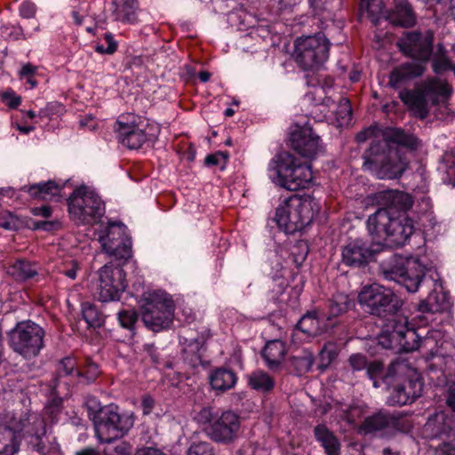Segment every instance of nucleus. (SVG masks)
<instances>
[{
	"instance_id": "obj_47",
	"label": "nucleus",
	"mask_w": 455,
	"mask_h": 455,
	"mask_svg": "<svg viewBox=\"0 0 455 455\" xmlns=\"http://www.w3.org/2000/svg\"><path fill=\"white\" fill-rule=\"evenodd\" d=\"M12 269V275L21 281L32 279L38 275L36 264L27 259H17Z\"/></svg>"
},
{
	"instance_id": "obj_43",
	"label": "nucleus",
	"mask_w": 455,
	"mask_h": 455,
	"mask_svg": "<svg viewBox=\"0 0 455 455\" xmlns=\"http://www.w3.org/2000/svg\"><path fill=\"white\" fill-rule=\"evenodd\" d=\"M100 375L99 364L87 357L76 370V377L83 384H92Z\"/></svg>"
},
{
	"instance_id": "obj_32",
	"label": "nucleus",
	"mask_w": 455,
	"mask_h": 455,
	"mask_svg": "<svg viewBox=\"0 0 455 455\" xmlns=\"http://www.w3.org/2000/svg\"><path fill=\"white\" fill-rule=\"evenodd\" d=\"M321 312L316 310L307 311L297 322L291 334L293 342H296V337L301 334L303 337L299 338L301 339H309L314 337L319 329L320 321H323Z\"/></svg>"
},
{
	"instance_id": "obj_22",
	"label": "nucleus",
	"mask_w": 455,
	"mask_h": 455,
	"mask_svg": "<svg viewBox=\"0 0 455 455\" xmlns=\"http://www.w3.org/2000/svg\"><path fill=\"white\" fill-rule=\"evenodd\" d=\"M72 186L70 180H49L47 181L25 185L20 190L28 193L33 199L60 202L66 196L64 189Z\"/></svg>"
},
{
	"instance_id": "obj_21",
	"label": "nucleus",
	"mask_w": 455,
	"mask_h": 455,
	"mask_svg": "<svg viewBox=\"0 0 455 455\" xmlns=\"http://www.w3.org/2000/svg\"><path fill=\"white\" fill-rule=\"evenodd\" d=\"M8 428L12 433L11 443L9 444H12L14 437L16 435H19V437L17 438L19 447L20 446V442L23 439L27 443L28 449L30 451L36 452L38 455L48 454L50 448L43 441L44 431L42 434H39L35 427L29 425L28 418L20 419L18 422H14L10 425Z\"/></svg>"
},
{
	"instance_id": "obj_28",
	"label": "nucleus",
	"mask_w": 455,
	"mask_h": 455,
	"mask_svg": "<svg viewBox=\"0 0 455 455\" xmlns=\"http://www.w3.org/2000/svg\"><path fill=\"white\" fill-rule=\"evenodd\" d=\"M393 4V7L386 10V20L402 28H411L417 23L416 12L408 0H394Z\"/></svg>"
},
{
	"instance_id": "obj_59",
	"label": "nucleus",
	"mask_w": 455,
	"mask_h": 455,
	"mask_svg": "<svg viewBox=\"0 0 455 455\" xmlns=\"http://www.w3.org/2000/svg\"><path fill=\"white\" fill-rule=\"evenodd\" d=\"M2 33L6 34L12 40H26L27 36L20 24H7L1 27Z\"/></svg>"
},
{
	"instance_id": "obj_36",
	"label": "nucleus",
	"mask_w": 455,
	"mask_h": 455,
	"mask_svg": "<svg viewBox=\"0 0 455 455\" xmlns=\"http://www.w3.org/2000/svg\"><path fill=\"white\" fill-rule=\"evenodd\" d=\"M313 433L315 441L324 450L326 455H340V442L325 424L316 425L313 429Z\"/></svg>"
},
{
	"instance_id": "obj_58",
	"label": "nucleus",
	"mask_w": 455,
	"mask_h": 455,
	"mask_svg": "<svg viewBox=\"0 0 455 455\" xmlns=\"http://www.w3.org/2000/svg\"><path fill=\"white\" fill-rule=\"evenodd\" d=\"M347 362L354 371H366L369 363L367 356L362 353H355L349 355Z\"/></svg>"
},
{
	"instance_id": "obj_6",
	"label": "nucleus",
	"mask_w": 455,
	"mask_h": 455,
	"mask_svg": "<svg viewBox=\"0 0 455 455\" xmlns=\"http://www.w3.org/2000/svg\"><path fill=\"white\" fill-rule=\"evenodd\" d=\"M194 419L200 425H204L205 435L214 443L230 444L238 437L241 428L240 417L228 410L219 411L212 406H203L196 412Z\"/></svg>"
},
{
	"instance_id": "obj_2",
	"label": "nucleus",
	"mask_w": 455,
	"mask_h": 455,
	"mask_svg": "<svg viewBox=\"0 0 455 455\" xmlns=\"http://www.w3.org/2000/svg\"><path fill=\"white\" fill-rule=\"evenodd\" d=\"M314 15L319 17L321 31L313 36L296 38L294 42V60L297 65L304 70H317L329 59L331 43L328 36H331L332 27L340 29L341 21L335 24L333 13L331 11L333 4L340 5V0H308Z\"/></svg>"
},
{
	"instance_id": "obj_7",
	"label": "nucleus",
	"mask_w": 455,
	"mask_h": 455,
	"mask_svg": "<svg viewBox=\"0 0 455 455\" xmlns=\"http://www.w3.org/2000/svg\"><path fill=\"white\" fill-rule=\"evenodd\" d=\"M363 166L378 171L381 179H398L406 171L409 162L397 148L386 141L372 140L364 152Z\"/></svg>"
},
{
	"instance_id": "obj_41",
	"label": "nucleus",
	"mask_w": 455,
	"mask_h": 455,
	"mask_svg": "<svg viewBox=\"0 0 455 455\" xmlns=\"http://www.w3.org/2000/svg\"><path fill=\"white\" fill-rule=\"evenodd\" d=\"M401 339L397 354L413 352L425 341L414 328L409 327L408 323H405V330L402 331Z\"/></svg>"
},
{
	"instance_id": "obj_46",
	"label": "nucleus",
	"mask_w": 455,
	"mask_h": 455,
	"mask_svg": "<svg viewBox=\"0 0 455 455\" xmlns=\"http://www.w3.org/2000/svg\"><path fill=\"white\" fill-rule=\"evenodd\" d=\"M81 307L82 317L88 327L98 329L104 324L105 315L94 304L86 301L83 302Z\"/></svg>"
},
{
	"instance_id": "obj_24",
	"label": "nucleus",
	"mask_w": 455,
	"mask_h": 455,
	"mask_svg": "<svg viewBox=\"0 0 455 455\" xmlns=\"http://www.w3.org/2000/svg\"><path fill=\"white\" fill-rule=\"evenodd\" d=\"M407 318L396 315L387 319L383 324L376 339L378 344L384 349H388L397 354L398 347L401 342L403 330H405Z\"/></svg>"
},
{
	"instance_id": "obj_40",
	"label": "nucleus",
	"mask_w": 455,
	"mask_h": 455,
	"mask_svg": "<svg viewBox=\"0 0 455 455\" xmlns=\"http://www.w3.org/2000/svg\"><path fill=\"white\" fill-rule=\"evenodd\" d=\"M248 386L259 393L269 394L275 388V380L267 372L257 370L248 376Z\"/></svg>"
},
{
	"instance_id": "obj_62",
	"label": "nucleus",
	"mask_w": 455,
	"mask_h": 455,
	"mask_svg": "<svg viewBox=\"0 0 455 455\" xmlns=\"http://www.w3.org/2000/svg\"><path fill=\"white\" fill-rule=\"evenodd\" d=\"M307 257L305 256V252L302 251L300 254H295V252H290L289 256L286 259V264L294 266V267L297 269L296 272L291 273L292 278L298 275L299 270L305 262Z\"/></svg>"
},
{
	"instance_id": "obj_11",
	"label": "nucleus",
	"mask_w": 455,
	"mask_h": 455,
	"mask_svg": "<svg viewBox=\"0 0 455 455\" xmlns=\"http://www.w3.org/2000/svg\"><path fill=\"white\" fill-rule=\"evenodd\" d=\"M45 330L32 320L18 322L7 332L8 345L13 352L26 360L39 355L44 347Z\"/></svg>"
},
{
	"instance_id": "obj_52",
	"label": "nucleus",
	"mask_w": 455,
	"mask_h": 455,
	"mask_svg": "<svg viewBox=\"0 0 455 455\" xmlns=\"http://www.w3.org/2000/svg\"><path fill=\"white\" fill-rule=\"evenodd\" d=\"M103 39L107 44L105 46L102 44H97L94 51L99 54L113 55L118 49V42L115 39L111 32H107L103 35Z\"/></svg>"
},
{
	"instance_id": "obj_15",
	"label": "nucleus",
	"mask_w": 455,
	"mask_h": 455,
	"mask_svg": "<svg viewBox=\"0 0 455 455\" xmlns=\"http://www.w3.org/2000/svg\"><path fill=\"white\" fill-rule=\"evenodd\" d=\"M435 34L431 29L425 31H404L396 41L401 53L416 63L426 64L434 54Z\"/></svg>"
},
{
	"instance_id": "obj_35",
	"label": "nucleus",
	"mask_w": 455,
	"mask_h": 455,
	"mask_svg": "<svg viewBox=\"0 0 455 455\" xmlns=\"http://www.w3.org/2000/svg\"><path fill=\"white\" fill-rule=\"evenodd\" d=\"M426 96V92L408 89H403L399 92V98L403 103L421 119L426 118L428 115Z\"/></svg>"
},
{
	"instance_id": "obj_23",
	"label": "nucleus",
	"mask_w": 455,
	"mask_h": 455,
	"mask_svg": "<svg viewBox=\"0 0 455 455\" xmlns=\"http://www.w3.org/2000/svg\"><path fill=\"white\" fill-rule=\"evenodd\" d=\"M355 299L346 293H336L328 299L321 311L322 318L336 325L343 317L355 307Z\"/></svg>"
},
{
	"instance_id": "obj_57",
	"label": "nucleus",
	"mask_w": 455,
	"mask_h": 455,
	"mask_svg": "<svg viewBox=\"0 0 455 455\" xmlns=\"http://www.w3.org/2000/svg\"><path fill=\"white\" fill-rule=\"evenodd\" d=\"M188 455H215L213 446L208 442L193 443L188 450Z\"/></svg>"
},
{
	"instance_id": "obj_50",
	"label": "nucleus",
	"mask_w": 455,
	"mask_h": 455,
	"mask_svg": "<svg viewBox=\"0 0 455 455\" xmlns=\"http://www.w3.org/2000/svg\"><path fill=\"white\" fill-rule=\"evenodd\" d=\"M37 69L38 68L32 63H25L18 71L19 79L25 81V83L29 85L30 89L36 88L38 84V82L36 78Z\"/></svg>"
},
{
	"instance_id": "obj_39",
	"label": "nucleus",
	"mask_w": 455,
	"mask_h": 455,
	"mask_svg": "<svg viewBox=\"0 0 455 455\" xmlns=\"http://www.w3.org/2000/svg\"><path fill=\"white\" fill-rule=\"evenodd\" d=\"M359 7L361 14L365 13L373 26H379L381 20H386V10L381 0H360Z\"/></svg>"
},
{
	"instance_id": "obj_17",
	"label": "nucleus",
	"mask_w": 455,
	"mask_h": 455,
	"mask_svg": "<svg viewBox=\"0 0 455 455\" xmlns=\"http://www.w3.org/2000/svg\"><path fill=\"white\" fill-rule=\"evenodd\" d=\"M100 228L99 240L106 253L124 261L132 258V237L127 234V227L124 223L108 221Z\"/></svg>"
},
{
	"instance_id": "obj_27",
	"label": "nucleus",
	"mask_w": 455,
	"mask_h": 455,
	"mask_svg": "<svg viewBox=\"0 0 455 455\" xmlns=\"http://www.w3.org/2000/svg\"><path fill=\"white\" fill-rule=\"evenodd\" d=\"M427 68L422 63L407 61L394 68L388 76V85L398 90L405 86L409 82L420 77Z\"/></svg>"
},
{
	"instance_id": "obj_34",
	"label": "nucleus",
	"mask_w": 455,
	"mask_h": 455,
	"mask_svg": "<svg viewBox=\"0 0 455 455\" xmlns=\"http://www.w3.org/2000/svg\"><path fill=\"white\" fill-rule=\"evenodd\" d=\"M398 369H402V365L393 361L385 368V364L381 360H371L366 368V376L372 381L375 388L384 387V378L388 373L394 375Z\"/></svg>"
},
{
	"instance_id": "obj_4",
	"label": "nucleus",
	"mask_w": 455,
	"mask_h": 455,
	"mask_svg": "<svg viewBox=\"0 0 455 455\" xmlns=\"http://www.w3.org/2000/svg\"><path fill=\"white\" fill-rule=\"evenodd\" d=\"M267 175L273 183L290 191L308 188L314 184L311 164L288 151H282L270 160Z\"/></svg>"
},
{
	"instance_id": "obj_56",
	"label": "nucleus",
	"mask_w": 455,
	"mask_h": 455,
	"mask_svg": "<svg viewBox=\"0 0 455 455\" xmlns=\"http://www.w3.org/2000/svg\"><path fill=\"white\" fill-rule=\"evenodd\" d=\"M21 226L20 220L10 212L0 214V228L5 230H18Z\"/></svg>"
},
{
	"instance_id": "obj_16",
	"label": "nucleus",
	"mask_w": 455,
	"mask_h": 455,
	"mask_svg": "<svg viewBox=\"0 0 455 455\" xmlns=\"http://www.w3.org/2000/svg\"><path fill=\"white\" fill-rule=\"evenodd\" d=\"M423 435L429 440H441L435 455H455V415L435 414L428 418Z\"/></svg>"
},
{
	"instance_id": "obj_26",
	"label": "nucleus",
	"mask_w": 455,
	"mask_h": 455,
	"mask_svg": "<svg viewBox=\"0 0 455 455\" xmlns=\"http://www.w3.org/2000/svg\"><path fill=\"white\" fill-rule=\"evenodd\" d=\"M139 314L134 309H122L117 313L118 327L110 331L116 342L132 343L137 334Z\"/></svg>"
},
{
	"instance_id": "obj_3",
	"label": "nucleus",
	"mask_w": 455,
	"mask_h": 455,
	"mask_svg": "<svg viewBox=\"0 0 455 455\" xmlns=\"http://www.w3.org/2000/svg\"><path fill=\"white\" fill-rule=\"evenodd\" d=\"M85 406L88 417L93 422L95 435L100 443H110L122 438L134 425L133 412L120 411L119 407L114 403L101 406L97 399L89 398Z\"/></svg>"
},
{
	"instance_id": "obj_33",
	"label": "nucleus",
	"mask_w": 455,
	"mask_h": 455,
	"mask_svg": "<svg viewBox=\"0 0 455 455\" xmlns=\"http://www.w3.org/2000/svg\"><path fill=\"white\" fill-rule=\"evenodd\" d=\"M286 347L280 339H272L267 342L261 351V357L266 366L271 371H277L286 355Z\"/></svg>"
},
{
	"instance_id": "obj_42",
	"label": "nucleus",
	"mask_w": 455,
	"mask_h": 455,
	"mask_svg": "<svg viewBox=\"0 0 455 455\" xmlns=\"http://www.w3.org/2000/svg\"><path fill=\"white\" fill-rule=\"evenodd\" d=\"M424 91L427 96H434L433 103H437L438 100H447L452 92L451 86L444 81L437 78H432L424 85Z\"/></svg>"
},
{
	"instance_id": "obj_20",
	"label": "nucleus",
	"mask_w": 455,
	"mask_h": 455,
	"mask_svg": "<svg viewBox=\"0 0 455 455\" xmlns=\"http://www.w3.org/2000/svg\"><path fill=\"white\" fill-rule=\"evenodd\" d=\"M289 146L299 156L313 160L323 149L321 137L307 124H295L289 133Z\"/></svg>"
},
{
	"instance_id": "obj_53",
	"label": "nucleus",
	"mask_w": 455,
	"mask_h": 455,
	"mask_svg": "<svg viewBox=\"0 0 455 455\" xmlns=\"http://www.w3.org/2000/svg\"><path fill=\"white\" fill-rule=\"evenodd\" d=\"M338 353L332 345H324L319 353L318 368L321 371L326 370L337 357Z\"/></svg>"
},
{
	"instance_id": "obj_61",
	"label": "nucleus",
	"mask_w": 455,
	"mask_h": 455,
	"mask_svg": "<svg viewBox=\"0 0 455 455\" xmlns=\"http://www.w3.org/2000/svg\"><path fill=\"white\" fill-rule=\"evenodd\" d=\"M211 337L212 332L210 329L207 327H203L196 336L190 335L188 338H186V340H190L191 342L204 349L205 343Z\"/></svg>"
},
{
	"instance_id": "obj_8",
	"label": "nucleus",
	"mask_w": 455,
	"mask_h": 455,
	"mask_svg": "<svg viewBox=\"0 0 455 455\" xmlns=\"http://www.w3.org/2000/svg\"><path fill=\"white\" fill-rule=\"evenodd\" d=\"M66 201L69 218L77 225L98 223L106 212L104 201L86 185L74 188Z\"/></svg>"
},
{
	"instance_id": "obj_13",
	"label": "nucleus",
	"mask_w": 455,
	"mask_h": 455,
	"mask_svg": "<svg viewBox=\"0 0 455 455\" xmlns=\"http://www.w3.org/2000/svg\"><path fill=\"white\" fill-rule=\"evenodd\" d=\"M424 381L418 373L406 374L398 369L394 375L384 378V388L387 393V403L403 406L414 403L422 395Z\"/></svg>"
},
{
	"instance_id": "obj_1",
	"label": "nucleus",
	"mask_w": 455,
	"mask_h": 455,
	"mask_svg": "<svg viewBox=\"0 0 455 455\" xmlns=\"http://www.w3.org/2000/svg\"><path fill=\"white\" fill-rule=\"evenodd\" d=\"M383 207L371 214L366 221L369 235L383 241L384 247H402L415 232L411 216L413 196L404 191L387 189L379 193Z\"/></svg>"
},
{
	"instance_id": "obj_25",
	"label": "nucleus",
	"mask_w": 455,
	"mask_h": 455,
	"mask_svg": "<svg viewBox=\"0 0 455 455\" xmlns=\"http://www.w3.org/2000/svg\"><path fill=\"white\" fill-rule=\"evenodd\" d=\"M114 130L117 133L118 141L132 150L141 148L149 140L148 134L134 123L130 124L117 120L115 123Z\"/></svg>"
},
{
	"instance_id": "obj_60",
	"label": "nucleus",
	"mask_w": 455,
	"mask_h": 455,
	"mask_svg": "<svg viewBox=\"0 0 455 455\" xmlns=\"http://www.w3.org/2000/svg\"><path fill=\"white\" fill-rule=\"evenodd\" d=\"M79 262L76 259H71L63 264L60 268V273L68 277L71 280H75L77 276V271L79 270Z\"/></svg>"
},
{
	"instance_id": "obj_55",
	"label": "nucleus",
	"mask_w": 455,
	"mask_h": 455,
	"mask_svg": "<svg viewBox=\"0 0 455 455\" xmlns=\"http://www.w3.org/2000/svg\"><path fill=\"white\" fill-rule=\"evenodd\" d=\"M62 407L63 399L60 396H52L48 400L44 407V412L51 418L52 421H53L61 412Z\"/></svg>"
},
{
	"instance_id": "obj_9",
	"label": "nucleus",
	"mask_w": 455,
	"mask_h": 455,
	"mask_svg": "<svg viewBox=\"0 0 455 455\" xmlns=\"http://www.w3.org/2000/svg\"><path fill=\"white\" fill-rule=\"evenodd\" d=\"M383 278L403 286L409 292H415L427 274V267L418 259L394 254L380 264Z\"/></svg>"
},
{
	"instance_id": "obj_37",
	"label": "nucleus",
	"mask_w": 455,
	"mask_h": 455,
	"mask_svg": "<svg viewBox=\"0 0 455 455\" xmlns=\"http://www.w3.org/2000/svg\"><path fill=\"white\" fill-rule=\"evenodd\" d=\"M114 20L124 24H135L138 21L137 11L139 3L137 0H114Z\"/></svg>"
},
{
	"instance_id": "obj_14",
	"label": "nucleus",
	"mask_w": 455,
	"mask_h": 455,
	"mask_svg": "<svg viewBox=\"0 0 455 455\" xmlns=\"http://www.w3.org/2000/svg\"><path fill=\"white\" fill-rule=\"evenodd\" d=\"M414 427L411 416L403 412H391L387 410H379L366 417L362 424L365 433L380 432L382 435L392 438L397 435H408Z\"/></svg>"
},
{
	"instance_id": "obj_29",
	"label": "nucleus",
	"mask_w": 455,
	"mask_h": 455,
	"mask_svg": "<svg viewBox=\"0 0 455 455\" xmlns=\"http://www.w3.org/2000/svg\"><path fill=\"white\" fill-rule=\"evenodd\" d=\"M208 380L211 388L215 394L221 395L235 387L238 376L233 369L220 366L210 371Z\"/></svg>"
},
{
	"instance_id": "obj_30",
	"label": "nucleus",
	"mask_w": 455,
	"mask_h": 455,
	"mask_svg": "<svg viewBox=\"0 0 455 455\" xmlns=\"http://www.w3.org/2000/svg\"><path fill=\"white\" fill-rule=\"evenodd\" d=\"M105 1L92 0L85 5L84 2L80 3L77 9L71 11V17L76 26H81L85 16L91 17L97 26L100 23H106V15L104 13Z\"/></svg>"
},
{
	"instance_id": "obj_10",
	"label": "nucleus",
	"mask_w": 455,
	"mask_h": 455,
	"mask_svg": "<svg viewBox=\"0 0 455 455\" xmlns=\"http://www.w3.org/2000/svg\"><path fill=\"white\" fill-rule=\"evenodd\" d=\"M357 299L364 312L383 319L399 315L403 304L391 289L378 283L363 287Z\"/></svg>"
},
{
	"instance_id": "obj_51",
	"label": "nucleus",
	"mask_w": 455,
	"mask_h": 455,
	"mask_svg": "<svg viewBox=\"0 0 455 455\" xmlns=\"http://www.w3.org/2000/svg\"><path fill=\"white\" fill-rule=\"evenodd\" d=\"M432 69L437 76L443 75L448 71L455 73V64L448 56H434L432 59Z\"/></svg>"
},
{
	"instance_id": "obj_31",
	"label": "nucleus",
	"mask_w": 455,
	"mask_h": 455,
	"mask_svg": "<svg viewBox=\"0 0 455 455\" xmlns=\"http://www.w3.org/2000/svg\"><path fill=\"white\" fill-rule=\"evenodd\" d=\"M384 137L383 141L387 142L388 145H396L409 152H415L421 146V140L416 135L399 127L388 128Z\"/></svg>"
},
{
	"instance_id": "obj_19",
	"label": "nucleus",
	"mask_w": 455,
	"mask_h": 455,
	"mask_svg": "<svg viewBox=\"0 0 455 455\" xmlns=\"http://www.w3.org/2000/svg\"><path fill=\"white\" fill-rule=\"evenodd\" d=\"M99 299L102 302L120 300L127 287L126 273L120 265H105L100 270Z\"/></svg>"
},
{
	"instance_id": "obj_45",
	"label": "nucleus",
	"mask_w": 455,
	"mask_h": 455,
	"mask_svg": "<svg viewBox=\"0 0 455 455\" xmlns=\"http://www.w3.org/2000/svg\"><path fill=\"white\" fill-rule=\"evenodd\" d=\"M314 363L313 355L303 350L300 355H291L289 359L290 371L296 376H302L307 373Z\"/></svg>"
},
{
	"instance_id": "obj_54",
	"label": "nucleus",
	"mask_w": 455,
	"mask_h": 455,
	"mask_svg": "<svg viewBox=\"0 0 455 455\" xmlns=\"http://www.w3.org/2000/svg\"><path fill=\"white\" fill-rule=\"evenodd\" d=\"M228 158L229 153L228 151H217L213 154L208 155L205 157L204 164L208 167L220 165V171H224Z\"/></svg>"
},
{
	"instance_id": "obj_49",
	"label": "nucleus",
	"mask_w": 455,
	"mask_h": 455,
	"mask_svg": "<svg viewBox=\"0 0 455 455\" xmlns=\"http://www.w3.org/2000/svg\"><path fill=\"white\" fill-rule=\"evenodd\" d=\"M78 366L75 357L66 356L59 362L56 374L58 378L76 377V370Z\"/></svg>"
},
{
	"instance_id": "obj_48",
	"label": "nucleus",
	"mask_w": 455,
	"mask_h": 455,
	"mask_svg": "<svg viewBox=\"0 0 455 455\" xmlns=\"http://www.w3.org/2000/svg\"><path fill=\"white\" fill-rule=\"evenodd\" d=\"M442 164L444 171L443 181L455 188V146L443 153Z\"/></svg>"
},
{
	"instance_id": "obj_38",
	"label": "nucleus",
	"mask_w": 455,
	"mask_h": 455,
	"mask_svg": "<svg viewBox=\"0 0 455 455\" xmlns=\"http://www.w3.org/2000/svg\"><path fill=\"white\" fill-rule=\"evenodd\" d=\"M452 307L451 297L448 291L431 292L427 298L419 304V310L424 313L444 312Z\"/></svg>"
},
{
	"instance_id": "obj_12",
	"label": "nucleus",
	"mask_w": 455,
	"mask_h": 455,
	"mask_svg": "<svg viewBox=\"0 0 455 455\" xmlns=\"http://www.w3.org/2000/svg\"><path fill=\"white\" fill-rule=\"evenodd\" d=\"M175 305L172 297L163 291L149 292L141 307V318L145 326L159 332L171 328Z\"/></svg>"
},
{
	"instance_id": "obj_44",
	"label": "nucleus",
	"mask_w": 455,
	"mask_h": 455,
	"mask_svg": "<svg viewBox=\"0 0 455 455\" xmlns=\"http://www.w3.org/2000/svg\"><path fill=\"white\" fill-rule=\"evenodd\" d=\"M186 341L188 343L182 351V359L184 363L191 369H196L199 366L205 367L208 364V362L203 359L202 350L204 349L190 340Z\"/></svg>"
},
{
	"instance_id": "obj_5",
	"label": "nucleus",
	"mask_w": 455,
	"mask_h": 455,
	"mask_svg": "<svg viewBox=\"0 0 455 455\" xmlns=\"http://www.w3.org/2000/svg\"><path fill=\"white\" fill-rule=\"evenodd\" d=\"M320 211L318 201L311 195L293 194L275 209L274 221L285 235H293L308 227Z\"/></svg>"
},
{
	"instance_id": "obj_18",
	"label": "nucleus",
	"mask_w": 455,
	"mask_h": 455,
	"mask_svg": "<svg viewBox=\"0 0 455 455\" xmlns=\"http://www.w3.org/2000/svg\"><path fill=\"white\" fill-rule=\"evenodd\" d=\"M384 249L382 242H372L367 239L349 238L341 247V263L351 268H364L377 259V256Z\"/></svg>"
},
{
	"instance_id": "obj_63",
	"label": "nucleus",
	"mask_w": 455,
	"mask_h": 455,
	"mask_svg": "<svg viewBox=\"0 0 455 455\" xmlns=\"http://www.w3.org/2000/svg\"><path fill=\"white\" fill-rule=\"evenodd\" d=\"M37 7L35 3L26 0L19 6L20 16L24 19H32L36 16Z\"/></svg>"
},
{
	"instance_id": "obj_64",
	"label": "nucleus",
	"mask_w": 455,
	"mask_h": 455,
	"mask_svg": "<svg viewBox=\"0 0 455 455\" xmlns=\"http://www.w3.org/2000/svg\"><path fill=\"white\" fill-rule=\"evenodd\" d=\"M3 100L12 109H16L21 104V97L17 95L13 91L5 92L3 96Z\"/></svg>"
}]
</instances>
